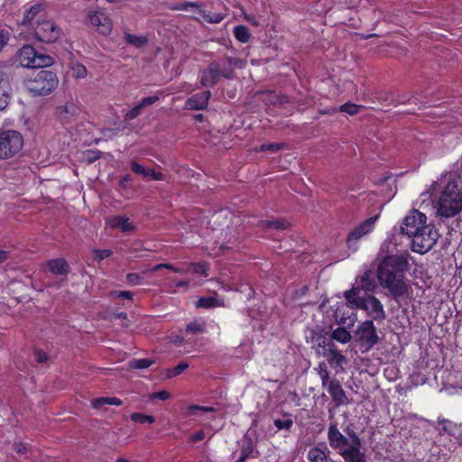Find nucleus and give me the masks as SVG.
I'll list each match as a JSON object with an SVG mask.
<instances>
[{
	"label": "nucleus",
	"instance_id": "obj_1",
	"mask_svg": "<svg viewBox=\"0 0 462 462\" xmlns=\"http://www.w3.org/2000/svg\"><path fill=\"white\" fill-rule=\"evenodd\" d=\"M431 196L436 199V213L449 218L462 211V172L449 171L441 174L430 186Z\"/></svg>",
	"mask_w": 462,
	"mask_h": 462
},
{
	"label": "nucleus",
	"instance_id": "obj_2",
	"mask_svg": "<svg viewBox=\"0 0 462 462\" xmlns=\"http://www.w3.org/2000/svg\"><path fill=\"white\" fill-rule=\"evenodd\" d=\"M408 269L409 263L405 255L386 256L379 264L377 272L379 283L395 300H411L413 297L411 282L404 277Z\"/></svg>",
	"mask_w": 462,
	"mask_h": 462
},
{
	"label": "nucleus",
	"instance_id": "obj_3",
	"mask_svg": "<svg viewBox=\"0 0 462 462\" xmlns=\"http://www.w3.org/2000/svg\"><path fill=\"white\" fill-rule=\"evenodd\" d=\"M370 290L371 285L363 281L361 285L358 284L345 292L346 300L352 306L365 310L373 319L383 320L386 317L383 305L374 296L366 294Z\"/></svg>",
	"mask_w": 462,
	"mask_h": 462
},
{
	"label": "nucleus",
	"instance_id": "obj_4",
	"mask_svg": "<svg viewBox=\"0 0 462 462\" xmlns=\"http://www.w3.org/2000/svg\"><path fill=\"white\" fill-rule=\"evenodd\" d=\"M23 147V137L16 130L0 128V159L8 160L17 155Z\"/></svg>",
	"mask_w": 462,
	"mask_h": 462
},
{
	"label": "nucleus",
	"instance_id": "obj_5",
	"mask_svg": "<svg viewBox=\"0 0 462 462\" xmlns=\"http://www.w3.org/2000/svg\"><path fill=\"white\" fill-rule=\"evenodd\" d=\"M58 82V78L54 72L41 70L32 79L27 82V88L33 95L45 96L56 88Z\"/></svg>",
	"mask_w": 462,
	"mask_h": 462
},
{
	"label": "nucleus",
	"instance_id": "obj_6",
	"mask_svg": "<svg viewBox=\"0 0 462 462\" xmlns=\"http://www.w3.org/2000/svg\"><path fill=\"white\" fill-rule=\"evenodd\" d=\"M17 59L21 66L24 68H43L52 64V58L39 54L31 45H24L17 51Z\"/></svg>",
	"mask_w": 462,
	"mask_h": 462
},
{
	"label": "nucleus",
	"instance_id": "obj_7",
	"mask_svg": "<svg viewBox=\"0 0 462 462\" xmlns=\"http://www.w3.org/2000/svg\"><path fill=\"white\" fill-rule=\"evenodd\" d=\"M409 237L411 238V249L416 253L425 254L436 244L439 234L432 226L428 225Z\"/></svg>",
	"mask_w": 462,
	"mask_h": 462
},
{
	"label": "nucleus",
	"instance_id": "obj_8",
	"mask_svg": "<svg viewBox=\"0 0 462 462\" xmlns=\"http://www.w3.org/2000/svg\"><path fill=\"white\" fill-rule=\"evenodd\" d=\"M377 216L369 217L352 229L346 238L348 250L355 253L358 249L359 240L365 235L372 232L377 220Z\"/></svg>",
	"mask_w": 462,
	"mask_h": 462
},
{
	"label": "nucleus",
	"instance_id": "obj_9",
	"mask_svg": "<svg viewBox=\"0 0 462 462\" xmlns=\"http://www.w3.org/2000/svg\"><path fill=\"white\" fill-rule=\"evenodd\" d=\"M35 36L42 42H54L61 34V30L51 20L38 21L34 28Z\"/></svg>",
	"mask_w": 462,
	"mask_h": 462
},
{
	"label": "nucleus",
	"instance_id": "obj_10",
	"mask_svg": "<svg viewBox=\"0 0 462 462\" xmlns=\"http://www.w3.org/2000/svg\"><path fill=\"white\" fill-rule=\"evenodd\" d=\"M426 221L427 217L425 214L413 209L405 217L401 231L409 237L416 234L418 230L420 231L424 226H427Z\"/></svg>",
	"mask_w": 462,
	"mask_h": 462
},
{
	"label": "nucleus",
	"instance_id": "obj_11",
	"mask_svg": "<svg viewBox=\"0 0 462 462\" xmlns=\"http://www.w3.org/2000/svg\"><path fill=\"white\" fill-rule=\"evenodd\" d=\"M176 9L183 11H192L198 15V19H203L204 21L211 23H218L224 19V15L220 13H207L198 4L186 2L179 5Z\"/></svg>",
	"mask_w": 462,
	"mask_h": 462
},
{
	"label": "nucleus",
	"instance_id": "obj_12",
	"mask_svg": "<svg viewBox=\"0 0 462 462\" xmlns=\"http://www.w3.org/2000/svg\"><path fill=\"white\" fill-rule=\"evenodd\" d=\"M333 308V317L337 323L347 326L353 325L355 319L352 309L356 308V306H352L346 300V302L343 300L337 301Z\"/></svg>",
	"mask_w": 462,
	"mask_h": 462
},
{
	"label": "nucleus",
	"instance_id": "obj_13",
	"mask_svg": "<svg viewBox=\"0 0 462 462\" xmlns=\"http://www.w3.org/2000/svg\"><path fill=\"white\" fill-rule=\"evenodd\" d=\"M88 23L97 27L100 33L106 35L112 31V23L107 15L101 11H90L88 14Z\"/></svg>",
	"mask_w": 462,
	"mask_h": 462
},
{
	"label": "nucleus",
	"instance_id": "obj_14",
	"mask_svg": "<svg viewBox=\"0 0 462 462\" xmlns=\"http://www.w3.org/2000/svg\"><path fill=\"white\" fill-rule=\"evenodd\" d=\"M312 348L319 356H324L334 346L331 337H328L321 331L313 332L311 336Z\"/></svg>",
	"mask_w": 462,
	"mask_h": 462
},
{
	"label": "nucleus",
	"instance_id": "obj_15",
	"mask_svg": "<svg viewBox=\"0 0 462 462\" xmlns=\"http://www.w3.org/2000/svg\"><path fill=\"white\" fill-rule=\"evenodd\" d=\"M356 335L359 341L363 342L369 347L373 346L378 340L375 327L372 320L363 322L358 328Z\"/></svg>",
	"mask_w": 462,
	"mask_h": 462
},
{
	"label": "nucleus",
	"instance_id": "obj_16",
	"mask_svg": "<svg viewBox=\"0 0 462 462\" xmlns=\"http://www.w3.org/2000/svg\"><path fill=\"white\" fill-rule=\"evenodd\" d=\"M326 387L328 388V392L329 393L332 401L337 406L348 403V399L346 395V393L337 379L330 380Z\"/></svg>",
	"mask_w": 462,
	"mask_h": 462
},
{
	"label": "nucleus",
	"instance_id": "obj_17",
	"mask_svg": "<svg viewBox=\"0 0 462 462\" xmlns=\"http://www.w3.org/2000/svg\"><path fill=\"white\" fill-rule=\"evenodd\" d=\"M11 99L10 77L0 71V110H5Z\"/></svg>",
	"mask_w": 462,
	"mask_h": 462
},
{
	"label": "nucleus",
	"instance_id": "obj_18",
	"mask_svg": "<svg viewBox=\"0 0 462 462\" xmlns=\"http://www.w3.org/2000/svg\"><path fill=\"white\" fill-rule=\"evenodd\" d=\"M106 226L110 228H118L120 231L132 232L135 229L134 225L125 216H112L106 220Z\"/></svg>",
	"mask_w": 462,
	"mask_h": 462
},
{
	"label": "nucleus",
	"instance_id": "obj_19",
	"mask_svg": "<svg viewBox=\"0 0 462 462\" xmlns=\"http://www.w3.org/2000/svg\"><path fill=\"white\" fill-rule=\"evenodd\" d=\"M220 78V68L217 64H210L201 75L200 82L204 87L214 86Z\"/></svg>",
	"mask_w": 462,
	"mask_h": 462
},
{
	"label": "nucleus",
	"instance_id": "obj_20",
	"mask_svg": "<svg viewBox=\"0 0 462 462\" xmlns=\"http://www.w3.org/2000/svg\"><path fill=\"white\" fill-rule=\"evenodd\" d=\"M210 91H205L190 97L186 101V107L191 110H202L207 107L210 97Z\"/></svg>",
	"mask_w": 462,
	"mask_h": 462
},
{
	"label": "nucleus",
	"instance_id": "obj_21",
	"mask_svg": "<svg viewBox=\"0 0 462 462\" xmlns=\"http://www.w3.org/2000/svg\"><path fill=\"white\" fill-rule=\"evenodd\" d=\"M328 438L330 446L333 448L343 450L347 443L346 438L338 430L336 425H330L328 428Z\"/></svg>",
	"mask_w": 462,
	"mask_h": 462
},
{
	"label": "nucleus",
	"instance_id": "obj_22",
	"mask_svg": "<svg viewBox=\"0 0 462 462\" xmlns=\"http://www.w3.org/2000/svg\"><path fill=\"white\" fill-rule=\"evenodd\" d=\"M79 112V108L71 102H68L58 107V115L63 123H69Z\"/></svg>",
	"mask_w": 462,
	"mask_h": 462
},
{
	"label": "nucleus",
	"instance_id": "obj_23",
	"mask_svg": "<svg viewBox=\"0 0 462 462\" xmlns=\"http://www.w3.org/2000/svg\"><path fill=\"white\" fill-rule=\"evenodd\" d=\"M131 170L133 172H134L136 174H140L145 178H151L154 180H164L163 174H162L160 172H156L152 169H145L143 165L139 164L136 162H133L131 163Z\"/></svg>",
	"mask_w": 462,
	"mask_h": 462
},
{
	"label": "nucleus",
	"instance_id": "obj_24",
	"mask_svg": "<svg viewBox=\"0 0 462 462\" xmlns=\"http://www.w3.org/2000/svg\"><path fill=\"white\" fill-rule=\"evenodd\" d=\"M328 448L325 444L310 448L308 454L310 462H328Z\"/></svg>",
	"mask_w": 462,
	"mask_h": 462
},
{
	"label": "nucleus",
	"instance_id": "obj_25",
	"mask_svg": "<svg viewBox=\"0 0 462 462\" xmlns=\"http://www.w3.org/2000/svg\"><path fill=\"white\" fill-rule=\"evenodd\" d=\"M323 357H327L328 363L330 365V366H332L336 369H337V368L342 369L343 365L346 364V356H343L342 354H340L335 348V346L329 352H328L327 355L324 356Z\"/></svg>",
	"mask_w": 462,
	"mask_h": 462
},
{
	"label": "nucleus",
	"instance_id": "obj_26",
	"mask_svg": "<svg viewBox=\"0 0 462 462\" xmlns=\"http://www.w3.org/2000/svg\"><path fill=\"white\" fill-rule=\"evenodd\" d=\"M339 453L346 462H365L364 456L356 446H351Z\"/></svg>",
	"mask_w": 462,
	"mask_h": 462
},
{
	"label": "nucleus",
	"instance_id": "obj_27",
	"mask_svg": "<svg viewBox=\"0 0 462 462\" xmlns=\"http://www.w3.org/2000/svg\"><path fill=\"white\" fill-rule=\"evenodd\" d=\"M49 270L57 275L66 274L68 273V264L64 259H53L48 262Z\"/></svg>",
	"mask_w": 462,
	"mask_h": 462
},
{
	"label": "nucleus",
	"instance_id": "obj_28",
	"mask_svg": "<svg viewBox=\"0 0 462 462\" xmlns=\"http://www.w3.org/2000/svg\"><path fill=\"white\" fill-rule=\"evenodd\" d=\"M122 404V401L116 397H100L94 399L91 402V407L93 409H100L104 405H116L119 406Z\"/></svg>",
	"mask_w": 462,
	"mask_h": 462
},
{
	"label": "nucleus",
	"instance_id": "obj_29",
	"mask_svg": "<svg viewBox=\"0 0 462 462\" xmlns=\"http://www.w3.org/2000/svg\"><path fill=\"white\" fill-rule=\"evenodd\" d=\"M361 108H362L361 106L352 104V103H346V104L340 106L338 108H332L330 110H328L326 113L334 115L337 111H340V112L346 113L350 116H355L360 112Z\"/></svg>",
	"mask_w": 462,
	"mask_h": 462
},
{
	"label": "nucleus",
	"instance_id": "obj_30",
	"mask_svg": "<svg viewBox=\"0 0 462 462\" xmlns=\"http://www.w3.org/2000/svg\"><path fill=\"white\" fill-rule=\"evenodd\" d=\"M222 305H223L222 300H220L213 296L202 297L196 303V306L198 308H206V309L219 307Z\"/></svg>",
	"mask_w": 462,
	"mask_h": 462
},
{
	"label": "nucleus",
	"instance_id": "obj_31",
	"mask_svg": "<svg viewBox=\"0 0 462 462\" xmlns=\"http://www.w3.org/2000/svg\"><path fill=\"white\" fill-rule=\"evenodd\" d=\"M352 338L350 332H348L346 328H337L331 334V340L334 339L339 343L346 344L348 343Z\"/></svg>",
	"mask_w": 462,
	"mask_h": 462
},
{
	"label": "nucleus",
	"instance_id": "obj_32",
	"mask_svg": "<svg viewBox=\"0 0 462 462\" xmlns=\"http://www.w3.org/2000/svg\"><path fill=\"white\" fill-rule=\"evenodd\" d=\"M42 10L43 5L42 4H35L34 5L31 6V8L27 10L24 14L23 23H31L35 16L39 14Z\"/></svg>",
	"mask_w": 462,
	"mask_h": 462
},
{
	"label": "nucleus",
	"instance_id": "obj_33",
	"mask_svg": "<svg viewBox=\"0 0 462 462\" xmlns=\"http://www.w3.org/2000/svg\"><path fill=\"white\" fill-rule=\"evenodd\" d=\"M316 370L318 372L319 376L320 377L322 386L326 387L328 383L330 382L327 364L325 362H320Z\"/></svg>",
	"mask_w": 462,
	"mask_h": 462
},
{
	"label": "nucleus",
	"instance_id": "obj_34",
	"mask_svg": "<svg viewBox=\"0 0 462 462\" xmlns=\"http://www.w3.org/2000/svg\"><path fill=\"white\" fill-rule=\"evenodd\" d=\"M131 420L134 422L141 423V424H152L155 421V418L152 415H147L140 412L132 413L130 416Z\"/></svg>",
	"mask_w": 462,
	"mask_h": 462
},
{
	"label": "nucleus",
	"instance_id": "obj_35",
	"mask_svg": "<svg viewBox=\"0 0 462 462\" xmlns=\"http://www.w3.org/2000/svg\"><path fill=\"white\" fill-rule=\"evenodd\" d=\"M235 37L241 42H247L250 39V33L245 26L239 25L234 29Z\"/></svg>",
	"mask_w": 462,
	"mask_h": 462
},
{
	"label": "nucleus",
	"instance_id": "obj_36",
	"mask_svg": "<svg viewBox=\"0 0 462 462\" xmlns=\"http://www.w3.org/2000/svg\"><path fill=\"white\" fill-rule=\"evenodd\" d=\"M439 425H442L440 430L443 432H447L449 435L455 436L457 431V425L453 423L450 420H439Z\"/></svg>",
	"mask_w": 462,
	"mask_h": 462
},
{
	"label": "nucleus",
	"instance_id": "obj_37",
	"mask_svg": "<svg viewBox=\"0 0 462 462\" xmlns=\"http://www.w3.org/2000/svg\"><path fill=\"white\" fill-rule=\"evenodd\" d=\"M153 361L151 359H135L129 363V366L133 369H144L152 365Z\"/></svg>",
	"mask_w": 462,
	"mask_h": 462
},
{
	"label": "nucleus",
	"instance_id": "obj_38",
	"mask_svg": "<svg viewBox=\"0 0 462 462\" xmlns=\"http://www.w3.org/2000/svg\"><path fill=\"white\" fill-rule=\"evenodd\" d=\"M125 40L129 44H132L135 47H141L147 42L145 37L136 36L130 33L125 34Z\"/></svg>",
	"mask_w": 462,
	"mask_h": 462
},
{
	"label": "nucleus",
	"instance_id": "obj_39",
	"mask_svg": "<svg viewBox=\"0 0 462 462\" xmlns=\"http://www.w3.org/2000/svg\"><path fill=\"white\" fill-rule=\"evenodd\" d=\"M288 226L289 223L283 219L264 222V226L266 228L285 229Z\"/></svg>",
	"mask_w": 462,
	"mask_h": 462
},
{
	"label": "nucleus",
	"instance_id": "obj_40",
	"mask_svg": "<svg viewBox=\"0 0 462 462\" xmlns=\"http://www.w3.org/2000/svg\"><path fill=\"white\" fill-rule=\"evenodd\" d=\"M188 367L189 365L186 362H180L175 367L168 371L167 376L169 378L177 376L184 372Z\"/></svg>",
	"mask_w": 462,
	"mask_h": 462
},
{
	"label": "nucleus",
	"instance_id": "obj_41",
	"mask_svg": "<svg viewBox=\"0 0 462 462\" xmlns=\"http://www.w3.org/2000/svg\"><path fill=\"white\" fill-rule=\"evenodd\" d=\"M283 146H284V144H283L282 143H265V144H262V145L257 149V151H258V152H275L280 151Z\"/></svg>",
	"mask_w": 462,
	"mask_h": 462
},
{
	"label": "nucleus",
	"instance_id": "obj_42",
	"mask_svg": "<svg viewBox=\"0 0 462 462\" xmlns=\"http://www.w3.org/2000/svg\"><path fill=\"white\" fill-rule=\"evenodd\" d=\"M189 270L193 273L202 274L205 277L208 275V266L205 263H189Z\"/></svg>",
	"mask_w": 462,
	"mask_h": 462
},
{
	"label": "nucleus",
	"instance_id": "obj_43",
	"mask_svg": "<svg viewBox=\"0 0 462 462\" xmlns=\"http://www.w3.org/2000/svg\"><path fill=\"white\" fill-rule=\"evenodd\" d=\"M72 75L77 79H84L87 76V69L84 65L76 63L71 67Z\"/></svg>",
	"mask_w": 462,
	"mask_h": 462
},
{
	"label": "nucleus",
	"instance_id": "obj_44",
	"mask_svg": "<svg viewBox=\"0 0 462 462\" xmlns=\"http://www.w3.org/2000/svg\"><path fill=\"white\" fill-rule=\"evenodd\" d=\"M187 331L192 334H199L205 332V324L193 321L187 326Z\"/></svg>",
	"mask_w": 462,
	"mask_h": 462
},
{
	"label": "nucleus",
	"instance_id": "obj_45",
	"mask_svg": "<svg viewBox=\"0 0 462 462\" xmlns=\"http://www.w3.org/2000/svg\"><path fill=\"white\" fill-rule=\"evenodd\" d=\"M189 413L190 415H198L199 412H209L212 413L214 409L212 407L191 405L189 408Z\"/></svg>",
	"mask_w": 462,
	"mask_h": 462
},
{
	"label": "nucleus",
	"instance_id": "obj_46",
	"mask_svg": "<svg viewBox=\"0 0 462 462\" xmlns=\"http://www.w3.org/2000/svg\"><path fill=\"white\" fill-rule=\"evenodd\" d=\"M93 254L94 260L101 261L105 258L109 257L112 254V252L109 249H94Z\"/></svg>",
	"mask_w": 462,
	"mask_h": 462
},
{
	"label": "nucleus",
	"instance_id": "obj_47",
	"mask_svg": "<svg viewBox=\"0 0 462 462\" xmlns=\"http://www.w3.org/2000/svg\"><path fill=\"white\" fill-rule=\"evenodd\" d=\"M274 425L278 430H289L292 426V420L290 419L286 420H275Z\"/></svg>",
	"mask_w": 462,
	"mask_h": 462
},
{
	"label": "nucleus",
	"instance_id": "obj_48",
	"mask_svg": "<svg viewBox=\"0 0 462 462\" xmlns=\"http://www.w3.org/2000/svg\"><path fill=\"white\" fill-rule=\"evenodd\" d=\"M142 109L143 107L141 106L140 103L138 105H136L135 106H134L131 110H129L126 114V117L128 119H134L135 117H137L141 112H142Z\"/></svg>",
	"mask_w": 462,
	"mask_h": 462
},
{
	"label": "nucleus",
	"instance_id": "obj_49",
	"mask_svg": "<svg viewBox=\"0 0 462 462\" xmlns=\"http://www.w3.org/2000/svg\"><path fill=\"white\" fill-rule=\"evenodd\" d=\"M159 100V96L147 97L141 100L140 105L143 108L145 106H151Z\"/></svg>",
	"mask_w": 462,
	"mask_h": 462
},
{
	"label": "nucleus",
	"instance_id": "obj_50",
	"mask_svg": "<svg viewBox=\"0 0 462 462\" xmlns=\"http://www.w3.org/2000/svg\"><path fill=\"white\" fill-rule=\"evenodd\" d=\"M126 280L133 285L141 284L142 277L137 273H129L126 276Z\"/></svg>",
	"mask_w": 462,
	"mask_h": 462
},
{
	"label": "nucleus",
	"instance_id": "obj_51",
	"mask_svg": "<svg viewBox=\"0 0 462 462\" xmlns=\"http://www.w3.org/2000/svg\"><path fill=\"white\" fill-rule=\"evenodd\" d=\"M112 295L114 298H123V299H126V300L133 299V293L128 291H114V292H112Z\"/></svg>",
	"mask_w": 462,
	"mask_h": 462
},
{
	"label": "nucleus",
	"instance_id": "obj_52",
	"mask_svg": "<svg viewBox=\"0 0 462 462\" xmlns=\"http://www.w3.org/2000/svg\"><path fill=\"white\" fill-rule=\"evenodd\" d=\"M9 41V32L7 31L2 30L0 32V51L8 43Z\"/></svg>",
	"mask_w": 462,
	"mask_h": 462
},
{
	"label": "nucleus",
	"instance_id": "obj_53",
	"mask_svg": "<svg viewBox=\"0 0 462 462\" xmlns=\"http://www.w3.org/2000/svg\"><path fill=\"white\" fill-rule=\"evenodd\" d=\"M152 399H160V400H168L171 398V393L167 391H160V392H157V393H154L152 395Z\"/></svg>",
	"mask_w": 462,
	"mask_h": 462
},
{
	"label": "nucleus",
	"instance_id": "obj_54",
	"mask_svg": "<svg viewBox=\"0 0 462 462\" xmlns=\"http://www.w3.org/2000/svg\"><path fill=\"white\" fill-rule=\"evenodd\" d=\"M35 360L38 363H44L48 360V356L45 352H43L42 350H37L35 352Z\"/></svg>",
	"mask_w": 462,
	"mask_h": 462
},
{
	"label": "nucleus",
	"instance_id": "obj_55",
	"mask_svg": "<svg viewBox=\"0 0 462 462\" xmlns=\"http://www.w3.org/2000/svg\"><path fill=\"white\" fill-rule=\"evenodd\" d=\"M204 438L205 432L203 430H199L190 436V441L196 443L201 441Z\"/></svg>",
	"mask_w": 462,
	"mask_h": 462
},
{
	"label": "nucleus",
	"instance_id": "obj_56",
	"mask_svg": "<svg viewBox=\"0 0 462 462\" xmlns=\"http://www.w3.org/2000/svg\"><path fill=\"white\" fill-rule=\"evenodd\" d=\"M14 450L18 453V454H26L27 453V446L23 444V443H17L14 445Z\"/></svg>",
	"mask_w": 462,
	"mask_h": 462
},
{
	"label": "nucleus",
	"instance_id": "obj_57",
	"mask_svg": "<svg viewBox=\"0 0 462 462\" xmlns=\"http://www.w3.org/2000/svg\"><path fill=\"white\" fill-rule=\"evenodd\" d=\"M163 268L173 271L175 273H185L184 270L176 268L172 264H170V263H163Z\"/></svg>",
	"mask_w": 462,
	"mask_h": 462
},
{
	"label": "nucleus",
	"instance_id": "obj_58",
	"mask_svg": "<svg viewBox=\"0 0 462 462\" xmlns=\"http://www.w3.org/2000/svg\"><path fill=\"white\" fill-rule=\"evenodd\" d=\"M9 256V253L7 251L0 250V263L5 262Z\"/></svg>",
	"mask_w": 462,
	"mask_h": 462
},
{
	"label": "nucleus",
	"instance_id": "obj_59",
	"mask_svg": "<svg viewBox=\"0 0 462 462\" xmlns=\"http://www.w3.org/2000/svg\"><path fill=\"white\" fill-rule=\"evenodd\" d=\"M244 16H245V18L248 22H250V23H253L254 25H258V23H257V21L254 18V16H251V15H249V14H244Z\"/></svg>",
	"mask_w": 462,
	"mask_h": 462
},
{
	"label": "nucleus",
	"instance_id": "obj_60",
	"mask_svg": "<svg viewBox=\"0 0 462 462\" xmlns=\"http://www.w3.org/2000/svg\"><path fill=\"white\" fill-rule=\"evenodd\" d=\"M176 287H178V288L183 287L187 290L189 287V282L188 281H180L176 283Z\"/></svg>",
	"mask_w": 462,
	"mask_h": 462
},
{
	"label": "nucleus",
	"instance_id": "obj_61",
	"mask_svg": "<svg viewBox=\"0 0 462 462\" xmlns=\"http://www.w3.org/2000/svg\"><path fill=\"white\" fill-rule=\"evenodd\" d=\"M93 154H95L93 157H89L88 158V161L89 162H93L94 160L97 159L99 156L98 154L100 153L99 152H92Z\"/></svg>",
	"mask_w": 462,
	"mask_h": 462
},
{
	"label": "nucleus",
	"instance_id": "obj_62",
	"mask_svg": "<svg viewBox=\"0 0 462 462\" xmlns=\"http://www.w3.org/2000/svg\"><path fill=\"white\" fill-rule=\"evenodd\" d=\"M162 268H163V263H160V264L155 265V266L152 269V272H157V271H159V270H161V269H162Z\"/></svg>",
	"mask_w": 462,
	"mask_h": 462
},
{
	"label": "nucleus",
	"instance_id": "obj_63",
	"mask_svg": "<svg viewBox=\"0 0 462 462\" xmlns=\"http://www.w3.org/2000/svg\"><path fill=\"white\" fill-rule=\"evenodd\" d=\"M117 462H129V461H128V460H126V459H124V458H119V459L117 460Z\"/></svg>",
	"mask_w": 462,
	"mask_h": 462
},
{
	"label": "nucleus",
	"instance_id": "obj_64",
	"mask_svg": "<svg viewBox=\"0 0 462 462\" xmlns=\"http://www.w3.org/2000/svg\"><path fill=\"white\" fill-rule=\"evenodd\" d=\"M130 180V177L129 176H125V180Z\"/></svg>",
	"mask_w": 462,
	"mask_h": 462
}]
</instances>
